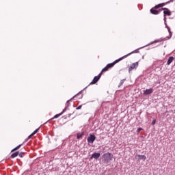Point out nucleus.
<instances>
[{"mask_svg":"<svg viewBox=\"0 0 175 175\" xmlns=\"http://www.w3.org/2000/svg\"><path fill=\"white\" fill-rule=\"evenodd\" d=\"M118 61L119 60H115L113 62L108 64L104 68H103L100 73L98 76L94 77L92 81L90 84H96V83L99 81L100 77H102V75H103L104 72H107L109 69H111V68H113L116 64H118Z\"/></svg>","mask_w":175,"mask_h":175,"instance_id":"obj_1","label":"nucleus"},{"mask_svg":"<svg viewBox=\"0 0 175 175\" xmlns=\"http://www.w3.org/2000/svg\"><path fill=\"white\" fill-rule=\"evenodd\" d=\"M103 158L105 163H109L111 161H113V154L110 152H107L103 154Z\"/></svg>","mask_w":175,"mask_h":175,"instance_id":"obj_2","label":"nucleus"},{"mask_svg":"<svg viewBox=\"0 0 175 175\" xmlns=\"http://www.w3.org/2000/svg\"><path fill=\"white\" fill-rule=\"evenodd\" d=\"M96 139V137L94 135H90V136L88 137V143L89 144H94V142H95Z\"/></svg>","mask_w":175,"mask_h":175,"instance_id":"obj_3","label":"nucleus"},{"mask_svg":"<svg viewBox=\"0 0 175 175\" xmlns=\"http://www.w3.org/2000/svg\"><path fill=\"white\" fill-rule=\"evenodd\" d=\"M162 10L163 11L164 14V19L166 20V16H172V12L169 10V8H162Z\"/></svg>","mask_w":175,"mask_h":175,"instance_id":"obj_4","label":"nucleus"},{"mask_svg":"<svg viewBox=\"0 0 175 175\" xmlns=\"http://www.w3.org/2000/svg\"><path fill=\"white\" fill-rule=\"evenodd\" d=\"M135 53H139V49H136V50L133 51V52L128 53L127 55H125L124 56L116 59V61H118V62H120V61H122V59H124V58H126V57H129V55H131V54H133Z\"/></svg>","mask_w":175,"mask_h":175,"instance_id":"obj_5","label":"nucleus"},{"mask_svg":"<svg viewBox=\"0 0 175 175\" xmlns=\"http://www.w3.org/2000/svg\"><path fill=\"white\" fill-rule=\"evenodd\" d=\"M139 66V62L133 63L129 67V72L131 73L133 69H136Z\"/></svg>","mask_w":175,"mask_h":175,"instance_id":"obj_6","label":"nucleus"},{"mask_svg":"<svg viewBox=\"0 0 175 175\" xmlns=\"http://www.w3.org/2000/svg\"><path fill=\"white\" fill-rule=\"evenodd\" d=\"M135 158L137 159H138V161H146V159H147V157L144 155H140V154H137L135 156Z\"/></svg>","mask_w":175,"mask_h":175,"instance_id":"obj_7","label":"nucleus"},{"mask_svg":"<svg viewBox=\"0 0 175 175\" xmlns=\"http://www.w3.org/2000/svg\"><path fill=\"white\" fill-rule=\"evenodd\" d=\"M152 92H154V90H152V88L147 89L144 91V95H150V94H152Z\"/></svg>","mask_w":175,"mask_h":175,"instance_id":"obj_8","label":"nucleus"},{"mask_svg":"<svg viewBox=\"0 0 175 175\" xmlns=\"http://www.w3.org/2000/svg\"><path fill=\"white\" fill-rule=\"evenodd\" d=\"M99 157H100V153L94 152L92 154L90 159H92L93 158H94V159H98Z\"/></svg>","mask_w":175,"mask_h":175,"instance_id":"obj_9","label":"nucleus"},{"mask_svg":"<svg viewBox=\"0 0 175 175\" xmlns=\"http://www.w3.org/2000/svg\"><path fill=\"white\" fill-rule=\"evenodd\" d=\"M174 61V57L173 56H171L169 57L167 62V65H170Z\"/></svg>","mask_w":175,"mask_h":175,"instance_id":"obj_10","label":"nucleus"},{"mask_svg":"<svg viewBox=\"0 0 175 175\" xmlns=\"http://www.w3.org/2000/svg\"><path fill=\"white\" fill-rule=\"evenodd\" d=\"M20 154L19 152H16L14 153H13L12 155H11V158H16V157H18V154Z\"/></svg>","mask_w":175,"mask_h":175,"instance_id":"obj_11","label":"nucleus"},{"mask_svg":"<svg viewBox=\"0 0 175 175\" xmlns=\"http://www.w3.org/2000/svg\"><path fill=\"white\" fill-rule=\"evenodd\" d=\"M63 112L59 113V114H56L54 116V117L52 118V120H54V118H58L59 117H61V116H62Z\"/></svg>","mask_w":175,"mask_h":175,"instance_id":"obj_12","label":"nucleus"},{"mask_svg":"<svg viewBox=\"0 0 175 175\" xmlns=\"http://www.w3.org/2000/svg\"><path fill=\"white\" fill-rule=\"evenodd\" d=\"M20 147H21V144L18 145V146H16V148H14L12 150V152H14V151H17V150H18L20 148Z\"/></svg>","mask_w":175,"mask_h":175,"instance_id":"obj_13","label":"nucleus"},{"mask_svg":"<svg viewBox=\"0 0 175 175\" xmlns=\"http://www.w3.org/2000/svg\"><path fill=\"white\" fill-rule=\"evenodd\" d=\"M20 158H24L25 153L21 152V153L18 154Z\"/></svg>","mask_w":175,"mask_h":175,"instance_id":"obj_14","label":"nucleus"},{"mask_svg":"<svg viewBox=\"0 0 175 175\" xmlns=\"http://www.w3.org/2000/svg\"><path fill=\"white\" fill-rule=\"evenodd\" d=\"M36 132L33 131L29 137H28V139H31V137H32V136H33V135H36Z\"/></svg>","mask_w":175,"mask_h":175,"instance_id":"obj_15","label":"nucleus"},{"mask_svg":"<svg viewBox=\"0 0 175 175\" xmlns=\"http://www.w3.org/2000/svg\"><path fill=\"white\" fill-rule=\"evenodd\" d=\"M83 136V134L78 133L77 135V139H80Z\"/></svg>","mask_w":175,"mask_h":175,"instance_id":"obj_16","label":"nucleus"},{"mask_svg":"<svg viewBox=\"0 0 175 175\" xmlns=\"http://www.w3.org/2000/svg\"><path fill=\"white\" fill-rule=\"evenodd\" d=\"M83 107V105H79L78 107L76 108V110H80Z\"/></svg>","mask_w":175,"mask_h":175,"instance_id":"obj_17","label":"nucleus"},{"mask_svg":"<svg viewBox=\"0 0 175 175\" xmlns=\"http://www.w3.org/2000/svg\"><path fill=\"white\" fill-rule=\"evenodd\" d=\"M142 129H143L139 127V128L137 129V132H138V133H140L141 131H142Z\"/></svg>","mask_w":175,"mask_h":175,"instance_id":"obj_18","label":"nucleus"},{"mask_svg":"<svg viewBox=\"0 0 175 175\" xmlns=\"http://www.w3.org/2000/svg\"><path fill=\"white\" fill-rule=\"evenodd\" d=\"M155 122H157V121H156V120H153V121L152 122V125H155Z\"/></svg>","mask_w":175,"mask_h":175,"instance_id":"obj_19","label":"nucleus"},{"mask_svg":"<svg viewBox=\"0 0 175 175\" xmlns=\"http://www.w3.org/2000/svg\"><path fill=\"white\" fill-rule=\"evenodd\" d=\"M70 100H67L66 105H67L68 106H69V103H70Z\"/></svg>","mask_w":175,"mask_h":175,"instance_id":"obj_20","label":"nucleus"},{"mask_svg":"<svg viewBox=\"0 0 175 175\" xmlns=\"http://www.w3.org/2000/svg\"><path fill=\"white\" fill-rule=\"evenodd\" d=\"M38 131H39V129H37L34 131V133H38Z\"/></svg>","mask_w":175,"mask_h":175,"instance_id":"obj_21","label":"nucleus"}]
</instances>
